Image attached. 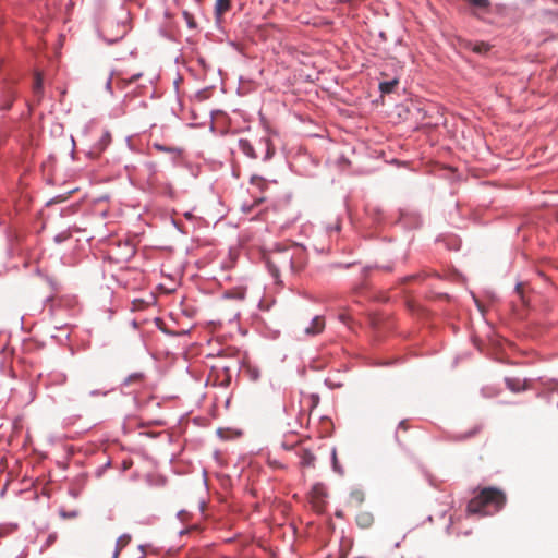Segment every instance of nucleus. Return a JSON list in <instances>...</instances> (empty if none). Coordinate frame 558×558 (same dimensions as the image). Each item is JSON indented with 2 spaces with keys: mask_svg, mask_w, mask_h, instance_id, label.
Segmentation results:
<instances>
[{
  "mask_svg": "<svg viewBox=\"0 0 558 558\" xmlns=\"http://www.w3.org/2000/svg\"><path fill=\"white\" fill-rule=\"evenodd\" d=\"M153 148L156 149L157 151H161V153H169L171 154L174 158L175 157H179L180 154H181V150L175 148V147H167L162 144H158V143H155L153 145Z\"/></svg>",
  "mask_w": 558,
  "mask_h": 558,
  "instance_id": "obj_14",
  "label": "nucleus"
},
{
  "mask_svg": "<svg viewBox=\"0 0 558 558\" xmlns=\"http://www.w3.org/2000/svg\"><path fill=\"white\" fill-rule=\"evenodd\" d=\"M142 76L141 73L133 74L129 80L121 77L119 74L113 75L108 82V86L111 84H116L120 88H124L129 85V83L137 81Z\"/></svg>",
  "mask_w": 558,
  "mask_h": 558,
  "instance_id": "obj_8",
  "label": "nucleus"
},
{
  "mask_svg": "<svg viewBox=\"0 0 558 558\" xmlns=\"http://www.w3.org/2000/svg\"><path fill=\"white\" fill-rule=\"evenodd\" d=\"M33 90L36 95H40L43 93V75L38 72L34 77Z\"/></svg>",
  "mask_w": 558,
  "mask_h": 558,
  "instance_id": "obj_16",
  "label": "nucleus"
},
{
  "mask_svg": "<svg viewBox=\"0 0 558 558\" xmlns=\"http://www.w3.org/2000/svg\"><path fill=\"white\" fill-rule=\"evenodd\" d=\"M209 380H211L214 385L227 387L230 385L231 374L229 373V369L226 366L221 368L213 367L209 375Z\"/></svg>",
  "mask_w": 558,
  "mask_h": 558,
  "instance_id": "obj_3",
  "label": "nucleus"
},
{
  "mask_svg": "<svg viewBox=\"0 0 558 558\" xmlns=\"http://www.w3.org/2000/svg\"><path fill=\"white\" fill-rule=\"evenodd\" d=\"M130 541H131V536L130 535H128V534L121 535L117 539L116 550L113 553L112 558H118L119 555H120V551L130 543Z\"/></svg>",
  "mask_w": 558,
  "mask_h": 558,
  "instance_id": "obj_12",
  "label": "nucleus"
},
{
  "mask_svg": "<svg viewBox=\"0 0 558 558\" xmlns=\"http://www.w3.org/2000/svg\"><path fill=\"white\" fill-rule=\"evenodd\" d=\"M489 49L488 45L485 43H481L474 47V51L478 53L487 52Z\"/></svg>",
  "mask_w": 558,
  "mask_h": 558,
  "instance_id": "obj_23",
  "label": "nucleus"
},
{
  "mask_svg": "<svg viewBox=\"0 0 558 558\" xmlns=\"http://www.w3.org/2000/svg\"><path fill=\"white\" fill-rule=\"evenodd\" d=\"M263 201V198H258L255 203L259 204Z\"/></svg>",
  "mask_w": 558,
  "mask_h": 558,
  "instance_id": "obj_30",
  "label": "nucleus"
},
{
  "mask_svg": "<svg viewBox=\"0 0 558 558\" xmlns=\"http://www.w3.org/2000/svg\"><path fill=\"white\" fill-rule=\"evenodd\" d=\"M325 496H326V492L322 484H315L312 487L311 498H312V502H313L315 509H317V510L322 509L320 504L323 502V499L325 498Z\"/></svg>",
  "mask_w": 558,
  "mask_h": 558,
  "instance_id": "obj_5",
  "label": "nucleus"
},
{
  "mask_svg": "<svg viewBox=\"0 0 558 558\" xmlns=\"http://www.w3.org/2000/svg\"><path fill=\"white\" fill-rule=\"evenodd\" d=\"M325 328V319L323 316H315L310 326L304 328V332L308 336H316Z\"/></svg>",
  "mask_w": 558,
  "mask_h": 558,
  "instance_id": "obj_4",
  "label": "nucleus"
},
{
  "mask_svg": "<svg viewBox=\"0 0 558 558\" xmlns=\"http://www.w3.org/2000/svg\"><path fill=\"white\" fill-rule=\"evenodd\" d=\"M355 521L361 529H368L374 522V517L371 512L363 511L356 515Z\"/></svg>",
  "mask_w": 558,
  "mask_h": 558,
  "instance_id": "obj_9",
  "label": "nucleus"
},
{
  "mask_svg": "<svg viewBox=\"0 0 558 558\" xmlns=\"http://www.w3.org/2000/svg\"><path fill=\"white\" fill-rule=\"evenodd\" d=\"M506 494L497 487L482 488L468 504L469 513H478L482 515L492 514L493 512L500 511L506 505Z\"/></svg>",
  "mask_w": 558,
  "mask_h": 558,
  "instance_id": "obj_1",
  "label": "nucleus"
},
{
  "mask_svg": "<svg viewBox=\"0 0 558 558\" xmlns=\"http://www.w3.org/2000/svg\"><path fill=\"white\" fill-rule=\"evenodd\" d=\"M399 84V81L397 78L381 82L379 84V89L383 94H389L395 90L396 86Z\"/></svg>",
  "mask_w": 558,
  "mask_h": 558,
  "instance_id": "obj_13",
  "label": "nucleus"
},
{
  "mask_svg": "<svg viewBox=\"0 0 558 558\" xmlns=\"http://www.w3.org/2000/svg\"><path fill=\"white\" fill-rule=\"evenodd\" d=\"M54 536H49V542H53Z\"/></svg>",
  "mask_w": 558,
  "mask_h": 558,
  "instance_id": "obj_29",
  "label": "nucleus"
},
{
  "mask_svg": "<svg viewBox=\"0 0 558 558\" xmlns=\"http://www.w3.org/2000/svg\"><path fill=\"white\" fill-rule=\"evenodd\" d=\"M8 533H9L8 527H0V537L7 535Z\"/></svg>",
  "mask_w": 558,
  "mask_h": 558,
  "instance_id": "obj_27",
  "label": "nucleus"
},
{
  "mask_svg": "<svg viewBox=\"0 0 558 558\" xmlns=\"http://www.w3.org/2000/svg\"><path fill=\"white\" fill-rule=\"evenodd\" d=\"M238 147L244 155H246L251 159H256L258 157L254 145L246 138L239 140Z\"/></svg>",
  "mask_w": 558,
  "mask_h": 558,
  "instance_id": "obj_7",
  "label": "nucleus"
},
{
  "mask_svg": "<svg viewBox=\"0 0 558 558\" xmlns=\"http://www.w3.org/2000/svg\"><path fill=\"white\" fill-rule=\"evenodd\" d=\"M515 292L518 293V295L520 298H522V293H523V284L522 283H518L517 287H515Z\"/></svg>",
  "mask_w": 558,
  "mask_h": 558,
  "instance_id": "obj_25",
  "label": "nucleus"
},
{
  "mask_svg": "<svg viewBox=\"0 0 558 558\" xmlns=\"http://www.w3.org/2000/svg\"><path fill=\"white\" fill-rule=\"evenodd\" d=\"M476 432H477L476 429H473L472 432H470L465 435H462L459 438H461V439L470 438V437L474 436L476 434Z\"/></svg>",
  "mask_w": 558,
  "mask_h": 558,
  "instance_id": "obj_26",
  "label": "nucleus"
},
{
  "mask_svg": "<svg viewBox=\"0 0 558 558\" xmlns=\"http://www.w3.org/2000/svg\"><path fill=\"white\" fill-rule=\"evenodd\" d=\"M298 456L300 457L301 468H314L316 458L312 451L305 448H300L298 450Z\"/></svg>",
  "mask_w": 558,
  "mask_h": 558,
  "instance_id": "obj_6",
  "label": "nucleus"
},
{
  "mask_svg": "<svg viewBox=\"0 0 558 558\" xmlns=\"http://www.w3.org/2000/svg\"><path fill=\"white\" fill-rule=\"evenodd\" d=\"M267 263L275 278H278L281 270L294 274L303 266V253L298 245H292L272 252Z\"/></svg>",
  "mask_w": 558,
  "mask_h": 558,
  "instance_id": "obj_2",
  "label": "nucleus"
},
{
  "mask_svg": "<svg viewBox=\"0 0 558 558\" xmlns=\"http://www.w3.org/2000/svg\"><path fill=\"white\" fill-rule=\"evenodd\" d=\"M409 429V424H408V421L407 420H402L399 425H398V428H397V435H396V440L401 444V439H400V436H399V430H404L407 432Z\"/></svg>",
  "mask_w": 558,
  "mask_h": 558,
  "instance_id": "obj_20",
  "label": "nucleus"
},
{
  "mask_svg": "<svg viewBox=\"0 0 558 558\" xmlns=\"http://www.w3.org/2000/svg\"><path fill=\"white\" fill-rule=\"evenodd\" d=\"M251 183L257 186L260 191L265 190L267 186L266 180L259 175H252Z\"/></svg>",
  "mask_w": 558,
  "mask_h": 558,
  "instance_id": "obj_18",
  "label": "nucleus"
},
{
  "mask_svg": "<svg viewBox=\"0 0 558 558\" xmlns=\"http://www.w3.org/2000/svg\"><path fill=\"white\" fill-rule=\"evenodd\" d=\"M472 5L480 8V9H487L489 7L488 0H466Z\"/></svg>",
  "mask_w": 558,
  "mask_h": 558,
  "instance_id": "obj_21",
  "label": "nucleus"
},
{
  "mask_svg": "<svg viewBox=\"0 0 558 558\" xmlns=\"http://www.w3.org/2000/svg\"><path fill=\"white\" fill-rule=\"evenodd\" d=\"M259 145L265 148V155L263 159L265 161L269 160L275 154V146L269 137H263L259 140Z\"/></svg>",
  "mask_w": 558,
  "mask_h": 558,
  "instance_id": "obj_10",
  "label": "nucleus"
},
{
  "mask_svg": "<svg viewBox=\"0 0 558 558\" xmlns=\"http://www.w3.org/2000/svg\"><path fill=\"white\" fill-rule=\"evenodd\" d=\"M364 499H365V496H364V493L361 492V490H353L351 494H350V501L354 505V506H360L364 502Z\"/></svg>",
  "mask_w": 558,
  "mask_h": 558,
  "instance_id": "obj_15",
  "label": "nucleus"
},
{
  "mask_svg": "<svg viewBox=\"0 0 558 558\" xmlns=\"http://www.w3.org/2000/svg\"><path fill=\"white\" fill-rule=\"evenodd\" d=\"M183 17H184V20H185V22H186V24H187V26L190 28H195L196 27L195 20H194L193 15L190 12L184 11L183 12Z\"/></svg>",
  "mask_w": 558,
  "mask_h": 558,
  "instance_id": "obj_22",
  "label": "nucleus"
},
{
  "mask_svg": "<svg viewBox=\"0 0 558 558\" xmlns=\"http://www.w3.org/2000/svg\"><path fill=\"white\" fill-rule=\"evenodd\" d=\"M144 378V375L142 373H134L125 378L124 385L130 386L133 384L142 383Z\"/></svg>",
  "mask_w": 558,
  "mask_h": 558,
  "instance_id": "obj_17",
  "label": "nucleus"
},
{
  "mask_svg": "<svg viewBox=\"0 0 558 558\" xmlns=\"http://www.w3.org/2000/svg\"><path fill=\"white\" fill-rule=\"evenodd\" d=\"M231 8V0H216L215 13L217 17L222 16Z\"/></svg>",
  "mask_w": 558,
  "mask_h": 558,
  "instance_id": "obj_11",
  "label": "nucleus"
},
{
  "mask_svg": "<svg viewBox=\"0 0 558 558\" xmlns=\"http://www.w3.org/2000/svg\"><path fill=\"white\" fill-rule=\"evenodd\" d=\"M332 457H333V465H335V468H337V457H336V452L335 451L332 453Z\"/></svg>",
  "mask_w": 558,
  "mask_h": 558,
  "instance_id": "obj_28",
  "label": "nucleus"
},
{
  "mask_svg": "<svg viewBox=\"0 0 558 558\" xmlns=\"http://www.w3.org/2000/svg\"><path fill=\"white\" fill-rule=\"evenodd\" d=\"M111 136L109 133H104L100 141L98 150L101 151L106 148V146L110 143Z\"/></svg>",
  "mask_w": 558,
  "mask_h": 558,
  "instance_id": "obj_19",
  "label": "nucleus"
},
{
  "mask_svg": "<svg viewBox=\"0 0 558 558\" xmlns=\"http://www.w3.org/2000/svg\"><path fill=\"white\" fill-rule=\"evenodd\" d=\"M506 383H507V386H508L511 390H513V391L519 390V388L517 387V385H514V379L507 378V379H506Z\"/></svg>",
  "mask_w": 558,
  "mask_h": 558,
  "instance_id": "obj_24",
  "label": "nucleus"
}]
</instances>
